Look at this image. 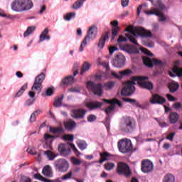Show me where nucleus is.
Returning <instances> with one entry per match:
<instances>
[{
  "label": "nucleus",
  "mask_w": 182,
  "mask_h": 182,
  "mask_svg": "<svg viewBox=\"0 0 182 182\" xmlns=\"http://www.w3.org/2000/svg\"><path fill=\"white\" fill-rule=\"evenodd\" d=\"M100 159L98 161L100 164H102V163H105V161H107V160H110V157H112L113 155L112 154H109L107 151H104L102 153H100Z\"/></svg>",
  "instance_id": "4be33fe9"
},
{
  "label": "nucleus",
  "mask_w": 182,
  "mask_h": 182,
  "mask_svg": "<svg viewBox=\"0 0 182 182\" xmlns=\"http://www.w3.org/2000/svg\"><path fill=\"white\" fill-rule=\"evenodd\" d=\"M124 63H126V58L122 53L117 54L112 61L114 68H123Z\"/></svg>",
  "instance_id": "4468645a"
},
{
  "label": "nucleus",
  "mask_w": 182,
  "mask_h": 182,
  "mask_svg": "<svg viewBox=\"0 0 182 182\" xmlns=\"http://www.w3.org/2000/svg\"><path fill=\"white\" fill-rule=\"evenodd\" d=\"M173 73H176V76L178 77H182V68H180L178 67H175L173 69Z\"/></svg>",
  "instance_id": "a18cd8bd"
},
{
  "label": "nucleus",
  "mask_w": 182,
  "mask_h": 182,
  "mask_svg": "<svg viewBox=\"0 0 182 182\" xmlns=\"http://www.w3.org/2000/svg\"><path fill=\"white\" fill-rule=\"evenodd\" d=\"M52 139H55V136L48 134H44V139L46 140V141H48V140Z\"/></svg>",
  "instance_id": "338daca9"
},
{
  "label": "nucleus",
  "mask_w": 182,
  "mask_h": 182,
  "mask_svg": "<svg viewBox=\"0 0 182 182\" xmlns=\"http://www.w3.org/2000/svg\"><path fill=\"white\" fill-rule=\"evenodd\" d=\"M122 100L127 103H131V105H134V102H136V99L132 98H123Z\"/></svg>",
  "instance_id": "e2e57ef3"
},
{
  "label": "nucleus",
  "mask_w": 182,
  "mask_h": 182,
  "mask_svg": "<svg viewBox=\"0 0 182 182\" xmlns=\"http://www.w3.org/2000/svg\"><path fill=\"white\" fill-rule=\"evenodd\" d=\"M118 149L121 153H123V154L133 151V144H132V141L127 138L119 140L118 141Z\"/></svg>",
  "instance_id": "7ed1b4c3"
},
{
  "label": "nucleus",
  "mask_w": 182,
  "mask_h": 182,
  "mask_svg": "<svg viewBox=\"0 0 182 182\" xmlns=\"http://www.w3.org/2000/svg\"><path fill=\"white\" fill-rule=\"evenodd\" d=\"M116 50H119V48L116 46H109V52L110 55H113Z\"/></svg>",
  "instance_id": "052dcab7"
},
{
  "label": "nucleus",
  "mask_w": 182,
  "mask_h": 182,
  "mask_svg": "<svg viewBox=\"0 0 182 182\" xmlns=\"http://www.w3.org/2000/svg\"><path fill=\"white\" fill-rule=\"evenodd\" d=\"M87 113V110L82 108L74 109L70 111V116L75 120H83Z\"/></svg>",
  "instance_id": "1a4fd4ad"
},
{
  "label": "nucleus",
  "mask_w": 182,
  "mask_h": 182,
  "mask_svg": "<svg viewBox=\"0 0 182 182\" xmlns=\"http://www.w3.org/2000/svg\"><path fill=\"white\" fill-rule=\"evenodd\" d=\"M102 100L105 103H108V105H117L119 106V107H122V102H120V100H117L116 98L113 99V100L103 99Z\"/></svg>",
  "instance_id": "c756f323"
},
{
  "label": "nucleus",
  "mask_w": 182,
  "mask_h": 182,
  "mask_svg": "<svg viewBox=\"0 0 182 182\" xmlns=\"http://www.w3.org/2000/svg\"><path fill=\"white\" fill-rule=\"evenodd\" d=\"M107 39H109V32H105L102 35L101 38H100L99 43L97 44L98 48H100V49H103Z\"/></svg>",
  "instance_id": "412c9836"
},
{
  "label": "nucleus",
  "mask_w": 182,
  "mask_h": 182,
  "mask_svg": "<svg viewBox=\"0 0 182 182\" xmlns=\"http://www.w3.org/2000/svg\"><path fill=\"white\" fill-rule=\"evenodd\" d=\"M64 126L67 130H72V129H75V127H76V122L72 119H69L64 124Z\"/></svg>",
  "instance_id": "c85d7f7f"
},
{
  "label": "nucleus",
  "mask_w": 182,
  "mask_h": 182,
  "mask_svg": "<svg viewBox=\"0 0 182 182\" xmlns=\"http://www.w3.org/2000/svg\"><path fill=\"white\" fill-rule=\"evenodd\" d=\"M127 48H129V49L126 50L128 53H139V50L134 46H129L127 45Z\"/></svg>",
  "instance_id": "37998d69"
},
{
  "label": "nucleus",
  "mask_w": 182,
  "mask_h": 182,
  "mask_svg": "<svg viewBox=\"0 0 182 182\" xmlns=\"http://www.w3.org/2000/svg\"><path fill=\"white\" fill-rule=\"evenodd\" d=\"M69 147H70L71 149H73L75 156H77V157H79V156H80L82 154L80 153V151H79V150H77V148H76V146H75V144H69Z\"/></svg>",
  "instance_id": "de8ad7c7"
},
{
  "label": "nucleus",
  "mask_w": 182,
  "mask_h": 182,
  "mask_svg": "<svg viewBox=\"0 0 182 182\" xmlns=\"http://www.w3.org/2000/svg\"><path fill=\"white\" fill-rule=\"evenodd\" d=\"M42 173L46 177H52V168L49 165H46L43 168Z\"/></svg>",
  "instance_id": "cd10ccee"
},
{
  "label": "nucleus",
  "mask_w": 182,
  "mask_h": 182,
  "mask_svg": "<svg viewBox=\"0 0 182 182\" xmlns=\"http://www.w3.org/2000/svg\"><path fill=\"white\" fill-rule=\"evenodd\" d=\"M178 87H180V85L176 82H171L168 84V88L171 93H175V92H177V90H178Z\"/></svg>",
  "instance_id": "393cba45"
},
{
  "label": "nucleus",
  "mask_w": 182,
  "mask_h": 182,
  "mask_svg": "<svg viewBox=\"0 0 182 182\" xmlns=\"http://www.w3.org/2000/svg\"><path fill=\"white\" fill-rule=\"evenodd\" d=\"M115 107H116V105H111L110 106L107 107L105 109L106 114H107V115L110 114V113H112V112H113V110H114Z\"/></svg>",
  "instance_id": "8fccbe9b"
},
{
  "label": "nucleus",
  "mask_w": 182,
  "mask_h": 182,
  "mask_svg": "<svg viewBox=\"0 0 182 182\" xmlns=\"http://www.w3.org/2000/svg\"><path fill=\"white\" fill-rule=\"evenodd\" d=\"M110 23L112 26L111 39L112 41H113L114 40V38L117 36L119 32L120 31V27H119V21H117V20L113 21Z\"/></svg>",
  "instance_id": "f3484780"
},
{
  "label": "nucleus",
  "mask_w": 182,
  "mask_h": 182,
  "mask_svg": "<svg viewBox=\"0 0 182 182\" xmlns=\"http://www.w3.org/2000/svg\"><path fill=\"white\" fill-rule=\"evenodd\" d=\"M174 136H176V132H171L168 136H166V139L173 141L174 140Z\"/></svg>",
  "instance_id": "680f3d73"
},
{
  "label": "nucleus",
  "mask_w": 182,
  "mask_h": 182,
  "mask_svg": "<svg viewBox=\"0 0 182 182\" xmlns=\"http://www.w3.org/2000/svg\"><path fill=\"white\" fill-rule=\"evenodd\" d=\"M134 90H136V88L134 87V82L129 81L127 82L122 88L121 95L122 96H132V95L134 93Z\"/></svg>",
  "instance_id": "9d476101"
},
{
  "label": "nucleus",
  "mask_w": 182,
  "mask_h": 182,
  "mask_svg": "<svg viewBox=\"0 0 182 182\" xmlns=\"http://www.w3.org/2000/svg\"><path fill=\"white\" fill-rule=\"evenodd\" d=\"M50 133H53L54 134L56 133H60L61 134L65 133L63 128H62L61 127L57 128L50 127Z\"/></svg>",
  "instance_id": "a19ab883"
},
{
  "label": "nucleus",
  "mask_w": 182,
  "mask_h": 182,
  "mask_svg": "<svg viewBox=\"0 0 182 182\" xmlns=\"http://www.w3.org/2000/svg\"><path fill=\"white\" fill-rule=\"evenodd\" d=\"M87 87L97 96L103 95V85L102 83L96 84L93 81H88L87 82Z\"/></svg>",
  "instance_id": "423d86ee"
},
{
  "label": "nucleus",
  "mask_w": 182,
  "mask_h": 182,
  "mask_svg": "<svg viewBox=\"0 0 182 182\" xmlns=\"http://www.w3.org/2000/svg\"><path fill=\"white\" fill-rule=\"evenodd\" d=\"M173 107L176 109V110H180L182 107L181 102H176L173 104Z\"/></svg>",
  "instance_id": "69168bd1"
},
{
  "label": "nucleus",
  "mask_w": 182,
  "mask_h": 182,
  "mask_svg": "<svg viewBox=\"0 0 182 182\" xmlns=\"http://www.w3.org/2000/svg\"><path fill=\"white\" fill-rule=\"evenodd\" d=\"M142 60L144 65H145V66H148V68H153L154 65L159 66H161V65H163V62L161 60L156 58L151 60L150 58L146 56L142 57Z\"/></svg>",
  "instance_id": "f8f14e48"
},
{
  "label": "nucleus",
  "mask_w": 182,
  "mask_h": 182,
  "mask_svg": "<svg viewBox=\"0 0 182 182\" xmlns=\"http://www.w3.org/2000/svg\"><path fill=\"white\" fill-rule=\"evenodd\" d=\"M77 146L79 147L80 150H86L87 149V143H86V141L80 140L77 142Z\"/></svg>",
  "instance_id": "72a5a7b5"
},
{
  "label": "nucleus",
  "mask_w": 182,
  "mask_h": 182,
  "mask_svg": "<svg viewBox=\"0 0 182 182\" xmlns=\"http://www.w3.org/2000/svg\"><path fill=\"white\" fill-rule=\"evenodd\" d=\"M21 5L23 12L25 11H29V9H32L33 6V2H32V0H21Z\"/></svg>",
  "instance_id": "5701e85b"
},
{
  "label": "nucleus",
  "mask_w": 182,
  "mask_h": 182,
  "mask_svg": "<svg viewBox=\"0 0 182 182\" xmlns=\"http://www.w3.org/2000/svg\"><path fill=\"white\" fill-rule=\"evenodd\" d=\"M49 33V29L45 28V30L40 35V42H43V41H49L50 36L48 35Z\"/></svg>",
  "instance_id": "bb28decb"
},
{
  "label": "nucleus",
  "mask_w": 182,
  "mask_h": 182,
  "mask_svg": "<svg viewBox=\"0 0 182 182\" xmlns=\"http://www.w3.org/2000/svg\"><path fill=\"white\" fill-rule=\"evenodd\" d=\"M85 1L86 0L76 1L73 5V9H79L80 8H82V6H83V4L85 3Z\"/></svg>",
  "instance_id": "ea45409f"
},
{
  "label": "nucleus",
  "mask_w": 182,
  "mask_h": 182,
  "mask_svg": "<svg viewBox=\"0 0 182 182\" xmlns=\"http://www.w3.org/2000/svg\"><path fill=\"white\" fill-rule=\"evenodd\" d=\"M114 85H116V82L110 80L105 82L102 87H104V89H105V90H112V89L114 87Z\"/></svg>",
  "instance_id": "7c9ffc66"
},
{
  "label": "nucleus",
  "mask_w": 182,
  "mask_h": 182,
  "mask_svg": "<svg viewBox=\"0 0 182 182\" xmlns=\"http://www.w3.org/2000/svg\"><path fill=\"white\" fill-rule=\"evenodd\" d=\"M153 5L156 9H158V11H164V9L166 8L163 2H161L160 0H157L156 1L154 2Z\"/></svg>",
  "instance_id": "2f4dec72"
},
{
  "label": "nucleus",
  "mask_w": 182,
  "mask_h": 182,
  "mask_svg": "<svg viewBox=\"0 0 182 182\" xmlns=\"http://www.w3.org/2000/svg\"><path fill=\"white\" fill-rule=\"evenodd\" d=\"M11 9L15 12H23L22 7V0H14L11 3Z\"/></svg>",
  "instance_id": "6ab92c4d"
},
{
  "label": "nucleus",
  "mask_w": 182,
  "mask_h": 182,
  "mask_svg": "<svg viewBox=\"0 0 182 182\" xmlns=\"http://www.w3.org/2000/svg\"><path fill=\"white\" fill-rule=\"evenodd\" d=\"M176 181V178L171 173H168L164 176L163 182H174Z\"/></svg>",
  "instance_id": "4c0bfd02"
},
{
  "label": "nucleus",
  "mask_w": 182,
  "mask_h": 182,
  "mask_svg": "<svg viewBox=\"0 0 182 182\" xmlns=\"http://www.w3.org/2000/svg\"><path fill=\"white\" fill-rule=\"evenodd\" d=\"M54 167L60 173H66L69 170V162L63 159H57L54 162Z\"/></svg>",
  "instance_id": "0eeeda50"
},
{
  "label": "nucleus",
  "mask_w": 182,
  "mask_h": 182,
  "mask_svg": "<svg viewBox=\"0 0 182 182\" xmlns=\"http://www.w3.org/2000/svg\"><path fill=\"white\" fill-rule=\"evenodd\" d=\"M178 119H180V116L177 112H170L169 114V122L171 124H176L177 122H178Z\"/></svg>",
  "instance_id": "b1692460"
},
{
  "label": "nucleus",
  "mask_w": 182,
  "mask_h": 182,
  "mask_svg": "<svg viewBox=\"0 0 182 182\" xmlns=\"http://www.w3.org/2000/svg\"><path fill=\"white\" fill-rule=\"evenodd\" d=\"M124 31L130 33H126V38H127L132 43L136 46L139 45V43L134 36H140L141 38H151L152 36L151 31H147L141 26L134 27L133 25H129L124 29Z\"/></svg>",
  "instance_id": "f257e3e1"
},
{
  "label": "nucleus",
  "mask_w": 182,
  "mask_h": 182,
  "mask_svg": "<svg viewBox=\"0 0 182 182\" xmlns=\"http://www.w3.org/2000/svg\"><path fill=\"white\" fill-rule=\"evenodd\" d=\"M105 168L107 171H110V170H113L114 168V164L112 162H107L105 164Z\"/></svg>",
  "instance_id": "09e8293b"
},
{
  "label": "nucleus",
  "mask_w": 182,
  "mask_h": 182,
  "mask_svg": "<svg viewBox=\"0 0 182 182\" xmlns=\"http://www.w3.org/2000/svg\"><path fill=\"white\" fill-rule=\"evenodd\" d=\"M63 102V95L61 97H58V98H55L53 103L54 107H60V106H62Z\"/></svg>",
  "instance_id": "c9c22d12"
},
{
  "label": "nucleus",
  "mask_w": 182,
  "mask_h": 182,
  "mask_svg": "<svg viewBox=\"0 0 182 182\" xmlns=\"http://www.w3.org/2000/svg\"><path fill=\"white\" fill-rule=\"evenodd\" d=\"M35 29H36L35 26L28 27L27 30L23 33L24 38L29 36V35H31V33H33V32H35Z\"/></svg>",
  "instance_id": "58836bf2"
},
{
  "label": "nucleus",
  "mask_w": 182,
  "mask_h": 182,
  "mask_svg": "<svg viewBox=\"0 0 182 182\" xmlns=\"http://www.w3.org/2000/svg\"><path fill=\"white\" fill-rule=\"evenodd\" d=\"M103 106V102H91L85 104V107L89 110H96V109H100Z\"/></svg>",
  "instance_id": "aec40b11"
},
{
  "label": "nucleus",
  "mask_w": 182,
  "mask_h": 182,
  "mask_svg": "<svg viewBox=\"0 0 182 182\" xmlns=\"http://www.w3.org/2000/svg\"><path fill=\"white\" fill-rule=\"evenodd\" d=\"M45 73H41L35 78L33 85L31 87V90H37L38 92L42 90V83H43V81L45 80Z\"/></svg>",
  "instance_id": "9b49d317"
},
{
  "label": "nucleus",
  "mask_w": 182,
  "mask_h": 182,
  "mask_svg": "<svg viewBox=\"0 0 182 182\" xmlns=\"http://www.w3.org/2000/svg\"><path fill=\"white\" fill-rule=\"evenodd\" d=\"M58 149L59 153L63 156H69V154H70L69 144H60Z\"/></svg>",
  "instance_id": "a211bd4d"
},
{
  "label": "nucleus",
  "mask_w": 182,
  "mask_h": 182,
  "mask_svg": "<svg viewBox=\"0 0 182 182\" xmlns=\"http://www.w3.org/2000/svg\"><path fill=\"white\" fill-rule=\"evenodd\" d=\"M134 82H137L138 85L143 87V89H146L147 90H153L154 85L153 83L149 81V77L147 76H135L132 77Z\"/></svg>",
  "instance_id": "20e7f679"
},
{
  "label": "nucleus",
  "mask_w": 182,
  "mask_h": 182,
  "mask_svg": "<svg viewBox=\"0 0 182 182\" xmlns=\"http://www.w3.org/2000/svg\"><path fill=\"white\" fill-rule=\"evenodd\" d=\"M136 119L132 117H124L119 124V130L123 133H132L136 130Z\"/></svg>",
  "instance_id": "f03ea898"
},
{
  "label": "nucleus",
  "mask_w": 182,
  "mask_h": 182,
  "mask_svg": "<svg viewBox=\"0 0 182 182\" xmlns=\"http://www.w3.org/2000/svg\"><path fill=\"white\" fill-rule=\"evenodd\" d=\"M28 89V83H25L21 89L16 93L15 97H20V96H22L23 95V92H25Z\"/></svg>",
  "instance_id": "f704fd0d"
},
{
  "label": "nucleus",
  "mask_w": 182,
  "mask_h": 182,
  "mask_svg": "<svg viewBox=\"0 0 182 182\" xmlns=\"http://www.w3.org/2000/svg\"><path fill=\"white\" fill-rule=\"evenodd\" d=\"M96 119H97V117H95V115H93V114H90L87 117V120L90 123H92V122H95V120H96Z\"/></svg>",
  "instance_id": "13d9d810"
},
{
  "label": "nucleus",
  "mask_w": 182,
  "mask_h": 182,
  "mask_svg": "<svg viewBox=\"0 0 182 182\" xmlns=\"http://www.w3.org/2000/svg\"><path fill=\"white\" fill-rule=\"evenodd\" d=\"M35 100H36L35 98L28 99L26 102V106H31V105H33L35 103Z\"/></svg>",
  "instance_id": "0e129e2a"
},
{
  "label": "nucleus",
  "mask_w": 182,
  "mask_h": 182,
  "mask_svg": "<svg viewBox=\"0 0 182 182\" xmlns=\"http://www.w3.org/2000/svg\"><path fill=\"white\" fill-rule=\"evenodd\" d=\"M97 34V28H96V26H92L91 27H90L87 36L80 44V52H83V49H85V47L86 46V45H87V41H89L90 39H95Z\"/></svg>",
  "instance_id": "39448f33"
},
{
  "label": "nucleus",
  "mask_w": 182,
  "mask_h": 182,
  "mask_svg": "<svg viewBox=\"0 0 182 182\" xmlns=\"http://www.w3.org/2000/svg\"><path fill=\"white\" fill-rule=\"evenodd\" d=\"M117 42H127V38L123 36H119L117 39Z\"/></svg>",
  "instance_id": "774afa93"
},
{
  "label": "nucleus",
  "mask_w": 182,
  "mask_h": 182,
  "mask_svg": "<svg viewBox=\"0 0 182 182\" xmlns=\"http://www.w3.org/2000/svg\"><path fill=\"white\" fill-rule=\"evenodd\" d=\"M154 169V165H153V162L149 159H145L141 162V171L142 173H151Z\"/></svg>",
  "instance_id": "ddd939ff"
},
{
  "label": "nucleus",
  "mask_w": 182,
  "mask_h": 182,
  "mask_svg": "<svg viewBox=\"0 0 182 182\" xmlns=\"http://www.w3.org/2000/svg\"><path fill=\"white\" fill-rule=\"evenodd\" d=\"M75 16H76V14L75 13H68L64 16V19L65 21H70V19H72V18H75Z\"/></svg>",
  "instance_id": "603ef678"
},
{
  "label": "nucleus",
  "mask_w": 182,
  "mask_h": 182,
  "mask_svg": "<svg viewBox=\"0 0 182 182\" xmlns=\"http://www.w3.org/2000/svg\"><path fill=\"white\" fill-rule=\"evenodd\" d=\"M156 16H159V22H164V21H166V19H167L166 17L164 16V14H163V12L160 11L158 13V14H156Z\"/></svg>",
  "instance_id": "4d7b16f0"
},
{
  "label": "nucleus",
  "mask_w": 182,
  "mask_h": 182,
  "mask_svg": "<svg viewBox=\"0 0 182 182\" xmlns=\"http://www.w3.org/2000/svg\"><path fill=\"white\" fill-rule=\"evenodd\" d=\"M69 147H70L71 149H73L75 156H77V157H79V156H80L82 154L80 153V151H79V150H77V148H76V146H75V144H69Z\"/></svg>",
  "instance_id": "49530a36"
},
{
  "label": "nucleus",
  "mask_w": 182,
  "mask_h": 182,
  "mask_svg": "<svg viewBox=\"0 0 182 182\" xmlns=\"http://www.w3.org/2000/svg\"><path fill=\"white\" fill-rule=\"evenodd\" d=\"M71 163H73L74 166H80V164H82V161L73 156L71 158Z\"/></svg>",
  "instance_id": "3c124183"
},
{
  "label": "nucleus",
  "mask_w": 182,
  "mask_h": 182,
  "mask_svg": "<svg viewBox=\"0 0 182 182\" xmlns=\"http://www.w3.org/2000/svg\"><path fill=\"white\" fill-rule=\"evenodd\" d=\"M74 136L73 134H65L63 136V140H66L68 141H73Z\"/></svg>",
  "instance_id": "5fc2aeb1"
},
{
  "label": "nucleus",
  "mask_w": 182,
  "mask_h": 182,
  "mask_svg": "<svg viewBox=\"0 0 182 182\" xmlns=\"http://www.w3.org/2000/svg\"><path fill=\"white\" fill-rule=\"evenodd\" d=\"M72 176H73V172H72V171H70L68 173L63 176L61 179L62 180H69V178H72Z\"/></svg>",
  "instance_id": "864d4df0"
},
{
  "label": "nucleus",
  "mask_w": 182,
  "mask_h": 182,
  "mask_svg": "<svg viewBox=\"0 0 182 182\" xmlns=\"http://www.w3.org/2000/svg\"><path fill=\"white\" fill-rule=\"evenodd\" d=\"M117 171L119 176H124V177H130L132 176V170L127 164L119 162L118 164Z\"/></svg>",
  "instance_id": "6e6552de"
},
{
  "label": "nucleus",
  "mask_w": 182,
  "mask_h": 182,
  "mask_svg": "<svg viewBox=\"0 0 182 182\" xmlns=\"http://www.w3.org/2000/svg\"><path fill=\"white\" fill-rule=\"evenodd\" d=\"M44 154L48 157V160L53 161L55 160V157H56V155L53 154L51 151H46L44 152Z\"/></svg>",
  "instance_id": "79ce46f5"
},
{
  "label": "nucleus",
  "mask_w": 182,
  "mask_h": 182,
  "mask_svg": "<svg viewBox=\"0 0 182 182\" xmlns=\"http://www.w3.org/2000/svg\"><path fill=\"white\" fill-rule=\"evenodd\" d=\"M92 65L90 64H89V63L87 62H84V63L82 64V66L81 68V71H80V75H85V73H86V72H87L89 70V69H90V67Z\"/></svg>",
  "instance_id": "473e14b6"
},
{
  "label": "nucleus",
  "mask_w": 182,
  "mask_h": 182,
  "mask_svg": "<svg viewBox=\"0 0 182 182\" xmlns=\"http://www.w3.org/2000/svg\"><path fill=\"white\" fill-rule=\"evenodd\" d=\"M53 95V87H48L46 90V96H52Z\"/></svg>",
  "instance_id": "bf43d9fd"
},
{
  "label": "nucleus",
  "mask_w": 182,
  "mask_h": 182,
  "mask_svg": "<svg viewBox=\"0 0 182 182\" xmlns=\"http://www.w3.org/2000/svg\"><path fill=\"white\" fill-rule=\"evenodd\" d=\"M149 102L151 105H164L166 103V98L159 94H154L150 98Z\"/></svg>",
  "instance_id": "2eb2a0df"
},
{
  "label": "nucleus",
  "mask_w": 182,
  "mask_h": 182,
  "mask_svg": "<svg viewBox=\"0 0 182 182\" xmlns=\"http://www.w3.org/2000/svg\"><path fill=\"white\" fill-rule=\"evenodd\" d=\"M73 76H76L79 73V63H75L73 68Z\"/></svg>",
  "instance_id": "6e6d98bb"
},
{
  "label": "nucleus",
  "mask_w": 182,
  "mask_h": 182,
  "mask_svg": "<svg viewBox=\"0 0 182 182\" xmlns=\"http://www.w3.org/2000/svg\"><path fill=\"white\" fill-rule=\"evenodd\" d=\"M133 73V71L130 69H126L122 71H120L119 74L116 73V72L112 71L111 73L112 76L114 77L115 79H123L124 76H130Z\"/></svg>",
  "instance_id": "dca6fc26"
},
{
  "label": "nucleus",
  "mask_w": 182,
  "mask_h": 182,
  "mask_svg": "<svg viewBox=\"0 0 182 182\" xmlns=\"http://www.w3.org/2000/svg\"><path fill=\"white\" fill-rule=\"evenodd\" d=\"M159 12H160V11L159 10V9H156V8H151L150 10L144 11L146 15H148V16L155 15L156 16H157V15H159V14H158Z\"/></svg>",
  "instance_id": "e433bc0d"
},
{
  "label": "nucleus",
  "mask_w": 182,
  "mask_h": 182,
  "mask_svg": "<svg viewBox=\"0 0 182 182\" xmlns=\"http://www.w3.org/2000/svg\"><path fill=\"white\" fill-rule=\"evenodd\" d=\"M62 83L63 85L70 86V85H73V83H75V77H73L72 75L65 77L64 79H63Z\"/></svg>",
  "instance_id": "a878e982"
},
{
  "label": "nucleus",
  "mask_w": 182,
  "mask_h": 182,
  "mask_svg": "<svg viewBox=\"0 0 182 182\" xmlns=\"http://www.w3.org/2000/svg\"><path fill=\"white\" fill-rule=\"evenodd\" d=\"M35 178H36V180H40L41 181H43V182H52V181L46 178L45 177L42 176V175H41L40 173H36L34 175Z\"/></svg>",
  "instance_id": "c03bdc74"
}]
</instances>
